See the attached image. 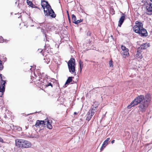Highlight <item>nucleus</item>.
Masks as SVG:
<instances>
[{
    "instance_id": "f257e3e1",
    "label": "nucleus",
    "mask_w": 152,
    "mask_h": 152,
    "mask_svg": "<svg viewBox=\"0 0 152 152\" xmlns=\"http://www.w3.org/2000/svg\"><path fill=\"white\" fill-rule=\"evenodd\" d=\"M151 98L150 94H147L145 96L140 95L137 97L131 103L130 105L128 106V108H131L132 107L139 104L138 107V110L142 112H145L150 102Z\"/></svg>"
},
{
    "instance_id": "f03ea898",
    "label": "nucleus",
    "mask_w": 152,
    "mask_h": 152,
    "mask_svg": "<svg viewBox=\"0 0 152 152\" xmlns=\"http://www.w3.org/2000/svg\"><path fill=\"white\" fill-rule=\"evenodd\" d=\"M37 74V76L35 74V72L32 73L31 76V78L33 82H35L37 86L40 88H43L46 87H50L51 88L53 87V83L50 80H48L47 78H45L44 76L42 75L40 73V70L38 69L36 71Z\"/></svg>"
},
{
    "instance_id": "7ed1b4c3",
    "label": "nucleus",
    "mask_w": 152,
    "mask_h": 152,
    "mask_svg": "<svg viewBox=\"0 0 152 152\" xmlns=\"http://www.w3.org/2000/svg\"><path fill=\"white\" fill-rule=\"evenodd\" d=\"M41 4L44 9V14L45 16H49L52 18L56 17V14L47 1L45 0L42 1Z\"/></svg>"
},
{
    "instance_id": "20e7f679",
    "label": "nucleus",
    "mask_w": 152,
    "mask_h": 152,
    "mask_svg": "<svg viewBox=\"0 0 152 152\" xmlns=\"http://www.w3.org/2000/svg\"><path fill=\"white\" fill-rule=\"evenodd\" d=\"M136 25L133 27L134 31L139 34L141 37H146L148 35V33L145 29L143 27V24L142 23L137 21L135 22Z\"/></svg>"
},
{
    "instance_id": "39448f33",
    "label": "nucleus",
    "mask_w": 152,
    "mask_h": 152,
    "mask_svg": "<svg viewBox=\"0 0 152 152\" xmlns=\"http://www.w3.org/2000/svg\"><path fill=\"white\" fill-rule=\"evenodd\" d=\"M34 126L37 127H39L40 128L42 127H46L49 129H51L52 128L51 121L50 122L48 119H47L43 121L37 120Z\"/></svg>"
},
{
    "instance_id": "423d86ee",
    "label": "nucleus",
    "mask_w": 152,
    "mask_h": 152,
    "mask_svg": "<svg viewBox=\"0 0 152 152\" xmlns=\"http://www.w3.org/2000/svg\"><path fill=\"white\" fill-rule=\"evenodd\" d=\"M15 144L17 146L23 148H27L31 146V143L29 141L23 139L16 140Z\"/></svg>"
},
{
    "instance_id": "0eeeda50",
    "label": "nucleus",
    "mask_w": 152,
    "mask_h": 152,
    "mask_svg": "<svg viewBox=\"0 0 152 152\" xmlns=\"http://www.w3.org/2000/svg\"><path fill=\"white\" fill-rule=\"evenodd\" d=\"M68 66L69 72L72 74H75V60L73 58H71L68 63Z\"/></svg>"
},
{
    "instance_id": "6e6552de",
    "label": "nucleus",
    "mask_w": 152,
    "mask_h": 152,
    "mask_svg": "<svg viewBox=\"0 0 152 152\" xmlns=\"http://www.w3.org/2000/svg\"><path fill=\"white\" fill-rule=\"evenodd\" d=\"M3 76L0 74V83L1 86L0 87V97H1L3 95L5 91V81L3 80Z\"/></svg>"
},
{
    "instance_id": "1a4fd4ad",
    "label": "nucleus",
    "mask_w": 152,
    "mask_h": 152,
    "mask_svg": "<svg viewBox=\"0 0 152 152\" xmlns=\"http://www.w3.org/2000/svg\"><path fill=\"white\" fill-rule=\"evenodd\" d=\"M96 111V107H93L91 108L86 115V120L88 121H89Z\"/></svg>"
},
{
    "instance_id": "9d476101",
    "label": "nucleus",
    "mask_w": 152,
    "mask_h": 152,
    "mask_svg": "<svg viewBox=\"0 0 152 152\" xmlns=\"http://www.w3.org/2000/svg\"><path fill=\"white\" fill-rule=\"evenodd\" d=\"M146 12L148 15L152 14V0L148 3L146 6Z\"/></svg>"
},
{
    "instance_id": "9b49d317",
    "label": "nucleus",
    "mask_w": 152,
    "mask_h": 152,
    "mask_svg": "<svg viewBox=\"0 0 152 152\" xmlns=\"http://www.w3.org/2000/svg\"><path fill=\"white\" fill-rule=\"evenodd\" d=\"M121 48L122 50V54L124 55V57L126 58L129 56V50L124 45L121 46Z\"/></svg>"
},
{
    "instance_id": "f8f14e48",
    "label": "nucleus",
    "mask_w": 152,
    "mask_h": 152,
    "mask_svg": "<svg viewBox=\"0 0 152 152\" xmlns=\"http://www.w3.org/2000/svg\"><path fill=\"white\" fill-rule=\"evenodd\" d=\"M110 140V138H107L104 141V142L100 148V151H102L103 150L104 148H105L106 145H107L108 143V142Z\"/></svg>"
},
{
    "instance_id": "ddd939ff",
    "label": "nucleus",
    "mask_w": 152,
    "mask_h": 152,
    "mask_svg": "<svg viewBox=\"0 0 152 152\" xmlns=\"http://www.w3.org/2000/svg\"><path fill=\"white\" fill-rule=\"evenodd\" d=\"M141 51L140 48H138L137 52V53L136 54V56L137 58H139L141 59L142 58V54L141 53Z\"/></svg>"
},
{
    "instance_id": "4468645a",
    "label": "nucleus",
    "mask_w": 152,
    "mask_h": 152,
    "mask_svg": "<svg viewBox=\"0 0 152 152\" xmlns=\"http://www.w3.org/2000/svg\"><path fill=\"white\" fill-rule=\"evenodd\" d=\"M149 46V43H144L141 45L140 47L138 48H140V50H144L147 48Z\"/></svg>"
},
{
    "instance_id": "2eb2a0df",
    "label": "nucleus",
    "mask_w": 152,
    "mask_h": 152,
    "mask_svg": "<svg viewBox=\"0 0 152 152\" xmlns=\"http://www.w3.org/2000/svg\"><path fill=\"white\" fill-rule=\"evenodd\" d=\"M125 16L124 14H123V15L120 18L118 22V26L121 27L124 20H125Z\"/></svg>"
},
{
    "instance_id": "dca6fc26",
    "label": "nucleus",
    "mask_w": 152,
    "mask_h": 152,
    "mask_svg": "<svg viewBox=\"0 0 152 152\" xmlns=\"http://www.w3.org/2000/svg\"><path fill=\"white\" fill-rule=\"evenodd\" d=\"M46 46H45V48L43 50H41V49H39L38 50L40 53L42 52H43L44 51L45 52H46L47 53H48L49 52L48 51V50L49 49V47H47V48H45Z\"/></svg>"
},
{
    "instance_id": "f3484780",
    "label": "nucleus",
    "mask_w": 152,
    "mask_h": 152,
    "mask_svg": "<svg viewBox=\"0 0 152 152\" xmlns=\"http://www.w3.org/2000/svg\"><path fill=\"white\" fill-rule=\"evenodd\" d=\"M44 60V62L47 64H48L50 62V60L49 57L47 56L45 57Z\"/></svg>"
},
{
    "instance_id": "a211bd4d",
    "label": "nucleus",
    "mask_w": 152,
    "mask_h": 152,
    "mask_svg": "<svg viewBox=\"0 0 152 152\" xmlns=\"http://www.w3.org/2000/svg\"><path fill=\"white\" fill-rule=\"evenodd\" d=\"M72 78H74V77H68L66 82L65 84L66 85L67 84H68L69 83H70V82H71L72 80Z\"/></svg>"
},
{
    "instance_id": "6ab92c4d",
    "label": "nucleus",
    "mask_w": 152,
    "mask_h": 152,
    "mask_svg": "<svg viewBox=\"0 0 152 152\" xmlns=\"http://www.w3.org/2000/svg\"><path fill=\"white\" fill-rule=\"evenodd\" d=\"M72 18L73 22L75 23V22L77 21L76 18L75 16L74 15L72 14Z\"/></svg>"
},
{
    "instance_id": "aec40b11",
    "label": "nucleus",
    "mask_w": 152,
    "mask_h": 152,
    "mask_svg": "<svg viewBox=\"0 0 152 152\" xmlns=\"http://www.w3.org/2000/svg\"><path fill=\"white\" fill-rule=\"evenodd\" d=\"M8 41V40H4L3 37H0V43H2L3 42H7V41Z\"/></svg>"
},
{
    "instance_id": "412c9836",
    "label": "nucleus",
    "mask_w": 152,
    "mask_h": 152,
    "mask_svg": "<svg viewBox=\"0 0 152 152\" xmlns=\"http://www.w3.org/2000/svg\"><path fill=\"white\" fill-rule=\"evenodd\" d=\"M26 2L27 4L29 6H30V5H32L33 4L32 2L30 1L27 0Z\"/></svg>"
},
{
    "instance_id": "4be33fe9",
    "label": "nucleus",
    "mask_w": 152,
    "mask_h": 152,
    "mask_svg": "<svg viewBox=\"0 0 152 152\" xmlns=\"http://www.w3.org/2000/svg\"><path fill=\"white\" fill-rule=\"evenodd\" d=\"M109 64L110 67H113V61L112 60H111L109 61Z\"/></svg>"
},
{
    "instance_id": "5701e85b",
    "label": "nucleus",
    "mask_w": 152,
    "mask_h": 152,
    "mask_svg": "<svg viewBox=\"0 0 152 152\" xmlns=\"http://www.w3.org/2000/svg\"><path fill=\"white\" fill-rule=\"evenodd\" d=\"M83 20L82 19H80L79 20H77L76 22H75V24H78L79 23L82 22Z\"/></svg>"
},
{
    "instance_id": "b1692460",
    "label": "nucleus",
    "mask_w": 152,
    "mask_h": 152,
    "mask_svg": "<svg viewBox=\"0 0 152 152\" xmlns=\"http://www.w3.org/2000/svg\"><path fill=\"white\" fill-rule=\"evenodd\" d=\"M79 64L80 66L83 67V62L80 60L79 61Z\"/></svg>"
},
{
    "instance_id": "393cba45",
    "label": "nucleus",
    "mask_w": 152,
    "mask_h": 152,
    "mask_svg": "<svg viewBox=\"0 0 152 152\" xmlns=\"http://www.w3.org/2000/svg\"><path fill=\"white\" fill-rule=\"evenodd\" d=\"M3 68V66L2 65V61L0 60V70H1Z\"/></svg>"
},
{
    "instance_id": "a878e982",
    "label": "nucleus",
    "mask_w": 152,
    "mask_h": 152,
    "mask_svg": "<svg viewBox=\"0 0 152 152\" xmlns=\"http://www.w3.org/2000/svg\"><path fill=\"white\" fill-rule=\"evenodd\" d=\"M30 6L32 8H37V7L35 6L33 4L32 5H30Z\"/></svg>"
},
{
    "instance_id": "bb28decb",
    "label": "nucleus",
    "mask_w": 152,
    "mask_h": 152,
    "mask_svg": "<svg viewBox=\"0 0 152 152\" xmlns=\"http://www.w3.org/2000/svg\"><path fill=\"white\" fill-rule=\"evenodd\" d=\"M91 32L90 31H88L87 33V35L90 36L91 35Z\"/></svg>"
},
{
    "instance_id": "cd10ccee",
    "label": "nucleus",
    "mask_w": 152,
    "mask_h": 152,
    "mask_svg": "<svg viewBox=\"0 0 152 152\" xmlns=\"http://www.w3.org/2000/svg\"><path fill=\"white\" fill-rule=\"evenodd\" d=\"M0 142H3V139L0 137Z\"/></svg>"
},
{
    "instance_id": "c85d7f7f",
    "label": "nucleus",
    "mask_w": 152,
    "mask_h": 152,
    "mask_svg": "<svg viewBox=\"0 0 152 152\" xmlns=\"http://www.w3.org/2000/svg\"><path fill=\"white\" fill-rule=\"evenodd\" d=\"M114 142H115V140H112V141H111V143H112V144H113V143H114Z\"/></svg>"
},
{
    "instance_id": "c756f323",
    "label": "nucleus",
    "mask_w": 152,
    "mask_h": 152,
    "mask_svg": "<svg viewBox=\"0 0 152 152\" xmlns=\"http://www.w3.org/2000/svg\"><path fill=\"white\" fill-rule=\"evenodd\" d=\"M83 67H81V66H80V71H81L82 69L83 68Z\"/></svg>"
},
{
    "instance_id": "7c9ffc66",
    "label": "nucleus",
    "mask_w": 152,
    "mask_h": 152,
    "mask_svg": "<svg viewBox=\"0 0 152 152\" xmlns=\"http://www.w3.org/2000/svg\"><path fill=\"white\" fill-rule=\"evenodd\" d=\"M74 114H75V115H76V114H77V112H75L74 113Z\"/></svg>"
},
{
    "instance_id": "2f4dec72",
    "label": "nucleus",
    "mask_w": 152,
    "mask_h": 152,
    "mask_svg": "<svg viewBox=\"0 0 152 152\" xmlns=\"http://www.w3.org/2000/svg\"><path fill=\"white\" fill-rule=\"evenodd\" d=\"M68 19H69V21H70V18H69V16H68Z\"/></svg>"
},
{
    "instance_id": "473e14b6",
    "label": "nucleus",
    "mask_w": 152,
    "mask_h": 152,
    "mask_svg": "<svg viewBox=\"0 0 152 152\" xmlns=\"http://www.w3.org/2000/svg\"><path fill=\"white\" fill-rule=\"evenodd\" d=\"M67 15H68V16H69V13H68V11H67Z\"/></svg>"
},
{
    "instance_id": "72a5a7b5",
    "label": "nucleus",
    "mask_w": 152,
    "mask_h": 152,
    "mask_svg": "<svg viewBox=\"0 0 152 152\" xmlns=\"http://www.w3.org/2000/svg\"><path fill=\"white\" fill-rule=\"evenodd\" d=\"M111 37L113 38V36L112 35H111Z\"/></svg>"
},
{
    "instance_id": "f704fd0d",
    "label": "nucleus",
    "mask_w": 152,
    "mask_h": 152,
    "mask_svg": "<svg viewBox=\"0 0 152 152\" xmlns=\"http://www.w3.org/2000/svg\"><path fill=\"white\" fill-rule=\"evenodd\" d=\"M34 26V25H33L32 26Z\"/></svg>"
}]
</instances>
